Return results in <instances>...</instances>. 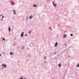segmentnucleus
<instances>
[{
    "label": "nucleus",
    "instance_id": "nucleus-8",
    "mask_svg": "<svg viewBox=\"0 0 79 79\" xmlns=\"http://www.w3.org/2000/svg\"><path fill=\"white\" fill-rule=\"evenodd\" d=\"M2 41H3V40H4V41H5V38H4L2 37Z\"/></svg>",
    "mask_w": 79,
    "mask_h": 79
},
{
    "label": "nucleus",
    "instance_id": "nucleus-16",
    "mask_svg": "<svg viewBox=\"0 0 79 79\" xmlns=\"http://www.w3.org/2000/svg\"><path fill=\"white\" fill-rule=\"evenodd\" d=\"M70 35L71 36H73V34H71Z\"/></svg>",
    "mask_w": 79,
    "mask_h": 79
},
{
    "label": "nucleus",
    "instance_id": "nucleus-20",
    "mask_svg": "<svg viewBox=\"0 0 79 79\" xmlns=\"http://www.w3.org/2000/svg\"><path fill=\"white\" fill-rule=\"evenodd\" d=\"M1 19L2 21H3V19Z\"/></svg>",
    "mask_w": 79,
    "mask_h": 79
},
{
    "label": "nucleus",
    "instance_id": "nucleus-28",
    "mask_svg": "<svg viewBox=\"0 0 79 79\" xmlns=\"http://www.w3.org/2000/svg\"><path fill=\"white\" fill-rule=\"evenodd\" d=\"M44 63H47L46 62H44Z\"/></svg>",
    "mask_w": 79,
    "mask_h": 79
},
{
    "label": "nucleus",
    "instance_id": "nucleus-29",
    "mask_svg": "<svg viewBox=\"0 0 79 79\" xmlns=\"http://www.w3.org/2000/svg\"><path fill=\"white\" fill-rule=\"evenodd\" d=\"M27 19H28V18H27Z\"/></svg>",
    "mask_w": 79,
    "mask_h": 79
},
{
    "label": "nucleus",
    "instance_id": "nucleus-22",
    "mask_svg": "<svg viewBox=\"0 0 79 79\" xmlns=\"http://www.w3.org/2000/svg\"><path fill=\"white\" fill-rule=\"evenodd\" d=\"M49 29H51V27H49Z\"/></svg>",
    "mask_w": 79,
    "mask_h": 79
},
{
    "label": "nucleus",
    "instance_id": "nucleus-7",
    "mask_svg": "<svg viewBox=\"0 0 79 79\" xmlns=\"http://www.w3.org/2000/svg\"><path fill=\"white\" fill-rule=\"evenodd\" d=\"M58 66L59 68H60L61 66V64H59Z\"/></svg>",
    "mask_w": 79,
    "mask_h": 79
},
{
    "label": "nucleus",
    "instance_id": "nucleus-19",
    "mask_svg": "<svg viewBox=\"0 0 79 79\" xmlns=\"http://www.w3.org/2000/svg\"><path fill=\"white\" fill-rule=\"evenodd\" d=\"M54 54H56V52H54Z\"/></svg>",
    "mask_w": 79,
    "mask_h": 79
},
{
    "label": "nucleus",
    "instance_id": "nucleus-31",
    "mask_svg": "<svg viewBox=\"0 0 79 79\" xmlns=\"http://www.w3.org/2000/svg\"><path fill=\"white\" fill-rule=\"evenodd\" d=\"M51 30L52 31V29H51Z\"/></svg>",
    "mask_w": 79,
    "mask_h": 79
},
{
    "label": "nucleus",
    "instance_id": "nucleus-23",
    "mask_svg": "<svg viewBox=\"0 0 79 79\" xmlns=\"http://www.w3.org/2000/svg\"><path fill=\"white\" fill-rule=\"evenodd\" d=\"M29 34H31V32H29Z\"/></svg>",
    "mask_w": 79,
    "mask_h": 79
},
{
    "label": "nucleus",
    "instance_id": "nucleus-11",
    "mask_svg": "<svg viewBox=\"0 0 79 79\" xmlns=\"http://www.w3.org/2000/svg\"><path fill=\"white\" fill-rule=\"evenodd\" d=\"M10 54L11 55H13V53L12 52H10Z\"/></svg>",
    "mask_w": 79,
    "mask_h": 79
},
{
    "label": "nucleus",
    "instance_id": "nucleus-1",
    "mask_svg": "<svg viewBox=\"0 0 79 79\" xmlns=\"http://www.w3.org/2000/svg\"><path fill=\"white\" fill-rule=\"evenodd\" d=\"M2 67H4L5 68H6V65L5 64H3L2 65Z\"/></svg>",
    "mask_w": 79,
    "mask_h": 79
},
{
    "label": "nucleus",
    "instance_id": "nucleus-27",
    "mask_svg": "<svg viewBox=\"0 0 79 79\" xmlns=\"http://www.w3.org/2000/svg\"><path fill=\"white\" fill-rule=\"evenodd\" d=\"M3 53H4V54H5V52H3Z\"/></svg>",
    "mask_w": 79,
    "mask_h": 79
},
{
    "label": "nucleus",
    "instance_id": "nucleus-2",
    "mask_svg": "<svg viewBox=\"0 0 79 79\" xmlns=\"http://www.w3.org/2000/svg\"><path fill=\"white\" fill-rule=\"evenodd\" d=\"M54 2H55V1H54L52 3V4H53V5L54 6H57V5H56V4H55L54 3Z\"/></svg>",
    "mask_w": 79,
    "mask_h": 79
},
{
    "label": "nucleus",
    "instance_id": "nucleus-13",
    "mask_svg": "<svg viewBox=\"0 0 79 79\" xmlns=\"http://www.w3.org/2000/svg\"><path fill=\"white\" fill-rule=\"evenodd\" d=\"M46 58H47V56H45L44 57V60H46Z\"/></svg>",
    "mask_w": 79,
    "mask_h": 79
},
{
    "label": "nucleus",
    "instance_id": "nucleus-21",
    "mask_svg": "<svg viewBox=\"0 0 79 79\" xmlns=\"http://www.w3.org/2000/svg\"><path fill=\"white\" fill-rule=\"evenodd\" d=\"M4 18V16L2 17V18Z\"/></svg>",
    "mask_w": 79,
    "mask_h": 79
},
{
    "label": "nucleus",
    "instance_id": "nucleus-25",
    "mask_svg": "<svg viewBox=\"0 0 79 79\" xmlns=\"http://www.w3.org/2000/svg\"><path fill=\"white\" fill-rule=\"evenodd\" d=\"M2 14H1V16H2Z\"/></svg>",
    "mask_w": 79,
    "mask_h": 79
},
{
    "label": "nucleus",
    "instance_id": "nucleus-6",
    "mask_svg": "<svg viewBox=\"0 0 79 79\" xmlns=\"http://www.w3.org/2000/svg\"><path fill=\"white\" fill-rule=\"evenodd\" d=\"M13 11H14V15H16V11L15 10H13Z\"/></svg>",
    "mask_w": 79,
    "mask_h": 79
},
{
    "label": "nucleus",
    "instance_id": "nucleus-24",
    "mask_svg": "<svg viewBox=\"0 0 79 79\" xmlns=\"http://www.w3.org/2000/svg\"><path fill=\"white\" fill-rule=\"evenodd\" d=\"M1 54H0V56H1Z\"/></svg>",
    "mask_w": 79,
    "mask_h": 79
},
{
    "label": "nucleus",
    "instance_id": "nucleus-18",
    "mask_svg": "<svg viewBox=\"0 0 79 79\" xmlns=\"http://www.w3.org/2000/svg\"><path fill=\"white\" fill-rule=\"evenodd\" d=\"M20 79H23V77H21Z\"/></svg>",
    "mask_w": 79,
    "mask_h": 79
},
{
    "label": "nucleus",
    "instance_id": "nucleus-14",
    "mask_svg": "<svg viewBox=\"0 0 79 79\" xmlns=\"http://www.w3.org/2000/svg\"><path fill=\"white\" fill-rule=\"evenodd\" d=\"M66 37V35H64V38H65Z\"/></svg>",
    "mask_w": 79,
    "mask_h": 79
},
{
    "label": "nucleus",
    "instance_id": "nucleus-17",
    "mask_svg": "<svg viewBox=\"0 0 79 79\" xmlns=\"http://www.w3.org/2000/svg\"><path fill=\"white\" fill-rule=\"evenodd\" d=\"M25 36H27V34H25Z\"/></svg>",
    "mask_w": 79,
    "mask_h": 79
},
{
    "label": "nucleus",
    "instance_id": "nucleus-5",
    "mask_svg": "<svg viewBox=\"0 0 79 79\" xmlns=\"http://www.w3.org/2000/svg\"><path fill=\"white\" fill-rule=\"evenodd\" d=\"M24 35V32H22L21 35V37H23V35Z\"/></svg>",
    "mask_w": 79,
    "mask_h": 79
},
{
    "label": "nucleus",
    "instance_id": "nucleus-12",
    "mask_svg": "<svg viewBox=\"0 0 79 79\" xmlns=\"http://www.w3.org/2000/svg\"><path fill=\"white\" fill-rule=\"evenodd\" d=\"M33 6L34 7H36L37 6L35 4H34Z\"/></svg>",
    "mask_w": 79,
    "mask_h": 79
},
{
    "label": "nucleus",
    "instance_id": "nucleus-15",
    "mask_svg": "<svg viewBox=\"0 0 79 79\" xmlns=\"http://www.w3.org/2000/svg\"><path fill=\"white\" fill-rule=\"evenodd\" d=\"M77 67H79V64H78L77 65H76Z\"/></svg>",
    "mask_w": 79,
    "mask_h": 79
},
{
    "label": "nucleus",
    "instance_id": "nucleus-30",
    "mask_svg": "<svg viewBox=\"0 0 79 79\" xmlns=\"http://www.w3.org/2000/svg\"><path fill=\"white\" fill-rule=\"evenodd\" d=\"M30 32H31V31H30Z\"/></svg>",
    "mask_w": 79,
    "mask_h": 79
},
{
    "label": "nucleus",
    "instance_id": "nucleus-4",
    "mask_svg": "<svg viewBox=\"0 0 79 79\" xmlns=\"http://www.w3.org/2000/svg\"><path fill=\"white\" fill-rule=\"evenodd\" d=\"M10 3L11 4V5H15V3H14L12 1L10 2Z\"/></svg>",
    "mask_w": 79,
    "mask_h": 79
},
{
    "label": "nucleus",
    "instance_id": "nucleus-3",
    "mask_svg": "<svg viewBox=\"0 0 79 79\" xmlns=\"http://www.w3.org/2000/svg\"><path fill=\"white\" fill-rule=\"evenodd\" d=\"M58 45V42H56L55 45H54L55 47H57V45Z\"/></svg>",
    "mask_w": 79,
    "mask_h": 79
},
{
    "label": "nucleus",
    "instance_id": "nucleus-10",
    "mask_svg": "<svg viewBox=\"0 0 79 79\" xmlns=\"http://www.w3.org/2000/svg\"><path fill=\"white\" fill-rule=\"evenodd\" d=\"M33 16H30V17H29V18L30 19H32V18H33Z\"/></svg>",
    "mask_w": 79,
    "mask_h": 79
},
{
    "label": "nucleus",
    "instance_id": "nucleus-9",
    "mask_svg": "<svg viewBox=\"0 0 79 79\" xmlns=\"http://www.w3.org/2000/svg\"><path fill=\"white\" fill-rule=\"evenodd\" d=\"M8 30H9V32H10V31H11V29H10V27H9Z\"/></svg>",
    "mask_w": 79,
    "mask_h": 79
},
{
    "label": "nucleus",
    "instance_id": "nucleus-26",
    "mask_svg": "<svg viewBox=\"0 0 79 79\" xmlns=\"http://www.w3.org/2000/svg\"><path fill=\"white\" fill-rule=\"evenodd\" d=\"M2 69H3V68H2Z\"/></svg>",
    "mask_w": 79,
    "mask_h": 79
}]
</instances>
